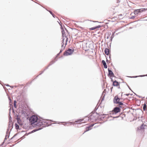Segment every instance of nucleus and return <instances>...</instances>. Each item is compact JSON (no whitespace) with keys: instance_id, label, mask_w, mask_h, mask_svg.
<instances>
[{"instance_id":"1","label":"nucleus","mask_w":147,"mask_h":147,"mask_svg":"<svg viewBox=\"0 0 147 147\" xmlns=\"http://www.w3.org/2000/svg\"><path fill=\"white\" fill-rule=\"evenodd\" d=\"M29 121L32 125H35L38 126L43 125V127L49 126L54 124H50L53 122L51 120H46L42 118H38L35 115H32L30 118Z\"/></svg>"},{"instance_id":"2","label":"nucleus","mask_w":147,"mask_h":147,"mask_svg":"<svg viewBox=\"0 0 147 147\" xmlns=\"http://www.w3.org/2000/svg\"><path fill=\"white\" fill-rule=\"evenodd\" d=\"M94 112H94H92V114L88 118V120H90V121L92 122L98 120V113L96 112V113H95Z\"/></svg>"},{"instance_id":"3","label":"nucleus","mask_w":147,"mask_h":147,"mask_svg":"<svg viewBox=\"0 0 147 147\" xmlns=\"http://www.w3.org/2000/svg\"><path fill=\"white\" fill-rule=\"evenodd\" d=\"M83 120H84L83 119H78V121H75V123H79L77 125V126L76 125H77V124L76 123H74L73 122H66L64 124V125H66L67 124H68L67 125L68 126L69 125H70L73 124V125H75L76 127H79V126H80V125L81 124L84 123H80V122L82 121Z\"/></svg>"},{"instance_id":"4","label":"nucleus","mask_w":147,"mask_h":147,"mask_svg":"<svg viewBox=\"0 0 147 147\" xmlns=\"http://www.w3.org/2000/svg\"><path fill=\"white\" fill-rule=\"evenodd\" d=\"M109 118V116L107 115L99 114L98 113V121H103L104 119L107 120Z\"/></svg>"},{"instance_id":"5","label":"nucleus","mask_w":147,"mask_h":147,"mask_svg":"<svg viewBox=\"0 0 147 147\" xmlns=\"http://www.w3.org/2000/svg\"><path fill=\"white\" fill-rule=\"evenodd\" d=\"M74 52V50L69 48L63 53V55L64 56H68L71 55Z\"/></svg>"},{"instance_id":"6","label":"nucleus","mask_w":147,"mask_h":147,"mask_svg":"<svg viewBox=\"0 0 147 147\" xmlns=\"http://www.w3.org/2000/svg\"><path fill=\"white\" fill-rule=\"evenodd\" d=\"M40 127H39L35 129L32 131H31V132H29L28 134H27L26 133V134L23 137H24L25 136H27L28 134H30L31 133H33L34 132H35L37 131H38L39 130H41L43 129L44 127H43V125H42L41 126H40Z\"/></svg>"},{"instance_id":"7","label":"nucleus","mask_w":147,"mask_h":147,"mask_svg":"<svg viewBox=\"0 0 147 147\" xmlns=\"http://www.w3.org/2000/svg\"><path fill=\"white\" fill-rule=\"evenodd\" d=\"M108 76L110 77H115V75L113 71L109 68L108 69Z\"/></svg>"},{"instance_id":"8","label":"nucleus","mask_w":147,"mask_h":147,"mask_svg":"<svg viewBox=\"0 0 147 147\" xmlns=\"http://www.w3.org/2000/svg\"><path fill=\"white\" fill-rule=\"evenodd\" d=\"M13 123L12 122V121H11L10 119H9V123L8 125V127L7 129V131H9V128H11V129L13 127Z\"/></svg>"},{"instance_id":"9","label":"nucleus","mask_w":147,"mask_h":147,"mask_svg":"<svg viewBox=\"0 0 147 147\" xmlns=\"http://www.w3.org/2000/svg\"><path fill=\"white\" fill-rule=\"evenodd\" d=\"M120 99L117 96H115L113 100V102L114 103L117 104V103L119 102Z\"/></svg>"},{"instance_id":"10","label":"nucleus","mask_w":147,"mask_h":147,"mask_svg":"<svg viewBox=\"0 0 147 147\" xmlns=\"http://www.w3.org/2000/svg\"><path fill=\"white\" fill-rule=\"evenodd\" d=\"M120 111V109L119 107H115L113 110V111L114 113L116 114Z\"/></svg>"},{"instance_id":"11","label":"nucleus","mask_w":147,"mask_h":147,"mask_svg":"<svg viewBox=\"0 0 147 147\" xmlns=\"http://www.w3.org/2000/svg\"><path fill=\"white\" fill-rule=\"evenodd\" d=\"M60 26H61V29L62 30L61 32L62 34V36L63 37H64L65 36V37L66 38V35L65 34V31L64 30L63 28L62 27V25L60 24Z\"/></svg>"},{"instance_id":"12","label":"nucleus","mask_w":147,"mask_h":147,"mask_svg":"<svg viewBox=\"0 0 147 147\" xmlns=\"http://www.w3.org/2000/svg\"><path fill=\"white\" fill-rule=\"evenodd\" d=\"M6 133V135L5 136L4 141L5 140H6L7 139V138L9 137L10 133V131H7Z\"/></svg>"},{"instance_id":"13","label":"nucleus","mask_w":147,"mask_h":147,"mask_svg":"<svg viewBox=\"0 0 147 147\" xmlns=\"http://www.w3.org/2000/svg\"><path fill=\"white\" fill-rule=\"evenodd\" d=\"M113 85L114 86H119V83L115 80L113 82Z\"/></svg>"},{"instance_id":"14","label":"nucleus","mask_w":147,"mask_h":147,"mask_svg":"<svg viewBox=\"0 0 147 147\" xmlns=\"http://www.w3.org/2000/svg\"><path fill=\"white\" fill-rule=\"evenodd\" d=\"M146 126V125H144V124L143 123L141 125L139 128H138V129H139L140 130L144 129H145L144 127Z\"/></svg>"},{"instance_id":"15","label":"nucleus","mask_w":147,"mask_h":147,"mask_svg":"<svg viewBox=\"0 0 147 147\" xmlns=\"http://www.w3.org/2000/svg\"><path fill=\"white\" fill-rule=\"evenodd\" d=\"M140 11L139 9H135L134 10V14L135 15L138 16V14L140 13Z\"/></svg>"},{"instance_id":"16","label":"nucleus","mask_w":147,"mask_h":147,"mask_svg":"<svg viewBox=\"0 0 147 147\" xmlns=\"http://www.w3.org/2000/svg\"><path fill=\"white\" fill-rule=\"evenodd\" d=\"M105 53L107 55H109V51L108 49L106 48L104 51Z\"/></svg>"},{"instance_id":"17","label":"nucleus","mask_w":147,"mask_h":147,"mask_svg":"<svg viewBox=\"0 0 147 147\" xmlns=\"http://www.w3.org/2000/svg\"><path fill=\"white\" fill-rule=\"evenodd\" d=\"M102 62L103 65H104V68L105 69L107 68V66L105 61L102 60Z\"/></svg>"},{"instance_id":"18","label":"nucleus","mask_w":147,"mask_h":147,"mask_svg":"<svg viewBox=\"0 0 147 147\" xmlns=\"http://www.w3.org/2000/svg\"><path fill=\"white\" fill-rule=\"evenodd\" d=\"M57 61V60H56L55 61H54L53 60H52V61H51L50 63H49V65L47 66V67H46V69H47L48 68V67L50 65H52L54 63H55L56 61Z\"/></svg>"},{"instance_id":"19","label":"nucleus","mask_w":147,"mask_h":147,"mask_svg":"<svg viewBox=\"0 0 147 147\" xmlns=\"http://www.w3.org/2000/svg\"><path fill=\"white\" fill-rule=\"evenodd\" d=\"M101 27V26L100 25H98V26H96L95 27H93L92 28H90V30H95L97 28H100Z\"/></svg>"},{"instance_id":"20","label":"nucleus","mask_w":147,"mask_h":147,"mask_svg":"<svg viewBox=\"0 0 147 147\" xmlns=\"http://www.w3.org/2000/svg\"><path fill=\"white\" fill-rule=\"evenodd\" d=\"M147 76V74L146 75H140V76H130V77H129L131 78H137V77H144V76Z\"/></svg>"},{"instance_id":"21","label":"nucleus","mask_w":147,"mask_h":147,"mask_svg":"<svg viewBox=\"0 0 147 147\" xmlns=\"http://www.w3.org/2000/svg\"><path fill=\"white\" fill-rule=\"evenodd\" d=\"M140 11V13H142L144 11H145L147 10V8H142V9H139Z\"/></svg>"},{"instance_id":"22","label":"nucleus","mask_w":147,"mask_h":147,"mask_svg":"<svg viewBox=\"0 0 147 147\" xmlns=\"http://www.w3.org/2000/svg\"><path fill=\"white\" fill-rule=\"evenodd\" d=\"M17 121H18V123L20 125H22V124H21V123H20L19 122V121H21V119H20V118L18 117V116L17 115Z\"/></svg>"},{"instance_id":"23","label":"nucleus","mask_w":147,"mask_h":147,"mask_svg":"<svg viewBox=\"0 0 147 147\" xmlns=\"http://www.w3.org/2000/svg\"><path fill=\"white\" fill-rule=\"evenodd\" d=\"M86 130L84 131V132H85L86 131H88L90 130L91 129V127H89V126L88 127H86Z\"/></svg>"},{"instance_id":"24","label":"nucleus","mask_w":147,"mask_h":147,"mask_svg":"<svg viewBox=\"0 0 147 147\" xmlns=\"http://www.w3.org/2000/svg\"><path fill=\"white\" fill-rule=\"evenodd\" d=\"M15 128L16 129H19V126L16 123L15 124Z\"/></svg>"},{"instance_id":"25","label":"nucleus","mask_w":147,"mask_h":147,"mask_svg":"<svg viewBox=\"0 0 147 147\" xmlns=\"http://www.w3.org/2000/svg\"><path fill=\"white\" fill-rule=\"evenodd\" d=\"M143 109L144 111H145L146 110V103H144L143 104Z\"/></svg>"},{"instance_id":"26","label":"nucleus","mask_w":147,"mask_h":147,"mask_svg":"<svg viewBox=\"0 0 147 147\" xmlns=\"http://www.w3.org/2000/svg\"><path fill=\"white\" fill-rule=\"evenodd\" d=\"M48 11L50 12V14L54 18H55L56 17L52 13V12L51 11Z\"/></svg>"},{"instance_id":"27","label":"nucleus","mask_w":147,"mask_h":147,"mask_svg":"<svg viewBox=\"0 0 147 147\" xmlns=\"http://www.w3.org/2000/svg\"><path fill=\"white\" fill-rule=\"evenodd\" d=\"M46 68H45V69L43 71H41V73L38 75L36 78H35L36 79L37 78L38 76L39 75H41V74H42L43 72H44L46 70Z\"/></svg>"},{"instance_id":"28","label":"nucleus","mask_w":147,"mask_h":147,"mask_svg":"<svg viewBox=\"0 0 147 147\" xmlns=\"http://www.w3.org/2000/svg\"><path fill=\"white\" fill-rule=\"evenodd\" d=\"M117 104H119V107H121L120 106L121 105H124L123 104L122 102L120 101L119 102L117 103Z\"/></svg>"},{"instance_id":"29","label":"nucleus","mask_w":147,"mask_h":147,"mask_svg":"<svg viewBox=\"0 0 147 147\" xmlns=\"http://www.w3.org/2000/svg\"><path fill=\"white\" fill-rule=\"evenodd\" d=\"M16 103V100H15L14 101V102H13V105H14V107L15 108H16V107H17Z\"/></svg>"},{"instance_id":"30","label":"nucleus","mask_w":147,"mask_h":147,"mask_svg":"<svg viewBox=\"0 0 147 147\" xmlns=\"http://www.w3.org/2000/svg\"><path fill=\"white\" fill-rule=\"evenodd\" d=\"M115 33V32H112V35H111V38H113L114 37V35Z\"/></svg>"},{"instance_id":"31","label":"nucleus","mask_w":147,"mask_h":147,"mask_svg":"<svg viewBox=\"0 0 147 147\" xmlns=\"http://www.w3.org/2000/svg\"><path fill=\"white\" fill-rule=\"evenodd\" d=\"M65 46L63 48H62L60 51V53H61L62 51H63V50L65 49Z\"/></svg>"},{"instance_id":"32","label":"nucleus","mask_w":147,"mask_h":147,"mask_svg":"<svg viewBox=\"0 0 147 147\" xmlns=\"http://www.w3.org/2000/svg\"><path fill=\"white\" fill-rule=\"evenodd\" d=\"M111 33H109V34H108V36H107V39H108V38H109L110 36V35H111Z\"/></svg>"},{"instance_id":"33","label":"nucleus","mask_w":147,"mask_h":147,"mask_svg":"<svg viewBox=\"0 0 147 147\" xmlns=\"http://www.w3.org/2000/svg\"><path fill=\"white\" fill-rule=\"evenodd\" d=\"M8 98H9V104H10V103H11V99L9 97H8Z\"/></svg>"},{"instance_id":"34","label":"nucleus","mask_w":147,"mask_h":147,"mask_svg":"<svg viewBox=\"0 0 147 147\" xmlns=\"http://www.w3.org/2000/svg\"><path fill=\"white\" fill-rule=\"evenodd\" d=\"M135 17H136L134 16H132L130 18L131 19H133Z\"/></svg>"},{"instance_id":"35","label":"nucleus","mask_w":147,"mask_h":147,"mask_svg":"<svg viewBox=\"0 0 147 147\" xmlns=\"http://www.w3.org/2000/svg\"><path fill=\"white\" fill-rule=\"evenodd\" d=\"M94 125V124H91L90 125H89V127H93Z\"/></svg>"},{"instance_id":"36","label":"nucleus","mask_w":147,"mask_h":147,"mask_svg":"<svg viewBox=\"0 0 147 147\" xmlns=\"http://www.w3.org/2000/svg\"><path fill=\"white\" fill-rule=\"evenodd\" d=\"M117 3H119L120 2V0H116Z\"/></svg>"},{"instance_id":"37","label":"nucleus","mask_w":147,"mask_h":147,"mask_svg":"<svg viewBox=\"0 0 147 147\" xmlns=\"http://www.w3.org/2000/svg\"><path fill=\"white\" fill-rule=\"evenodd\" d=\"M106 62L107 63H110V62L107 59V58L106 59Z\"/></svg>"},{"instance_id":"38","label":"nucleus","mask_w":147,"mask_h":147,"mask_svg":"<svg viewBox=\"0 0 147 147\" xmlns=\"http://www.w3.org/2000/svg\"><path fill=\"white\" fill-rule=\"evenodd\" d=\"M127 86H128V87L129 89L130 90H131L132 92H133V91L131 90V88H130V87H129V86L127 84Z\"/></svg>"},{"instance_id":"39","label":"nucleus","mask_w":147,"mask_h":147,"mask_svg":"<svg viewBox=\"0 0 147 147\" xmlns=\"http://www.w3.org/2000/svg\"><path fill=\"white\" fill-rule=\"evenodd\" d=\"M67 40H68V38H67L65 40V42H66V43H65V45L67 44Z\"/></svg>"},{"instance_id":"40","label":"nucleus","mask_w":147,"mask_h":147,"mask_svg":"<svg viewBox=\"0 0 147 147\" xmlns=\"http://www.w3.org/2000/svg\"><path fill=\"white\" fill-rule=\"evenodd\" d=\"M64 43H63V44L62 43V45H61V48H63L64 47H65V46H64Z\"/></svg>"},{"instance_id":"41","label":"nucleus","mask_w":147,"mask_h":147,"mask_svg":"<svg viewBox=\"0 0 147 147\" xmlns=\"http://www.w3.org/2000/svg\"><path fill=\"white\" fill-rule=\"evenodd\" d=\"M17 134H15L12 138H11V140H12V139H13L16 135Z\"/></svg>"},{"instance_id":"42","label":"nucleus","mask_w":147,"mask_h":147,"mask_svg":"<svg viewBox=\"0 0 147 147\" xmlns=\"http://www.w3.org/2000/svg\"><path fill=\"white\" fill-rule=\"evenodd\" d=\"M64 40H65V39H64V38H63V39H62V43H63V44L64 43H63V42H64Z\"/></svg>"},{"instance_id":"43","label":"nucleus","mask_w":147,"mask_h":147,"mask_svg":"<svg viewBox=\"0 0 147 147\" xmlns=\"http://www.w3.org/2000/svg\"><path fill=\"white\" fill-rule=\"evenodd\" d=\"M130 94L129 93V94H124V95H125L127 96H128Z\"/></svg>"},{"instance_id":"44","label":"nucleus","mask_w":147,"mask_h":147,"mask_svg":"<svg viewBox=\"0 0 147 147\" xmlns=\"http://www.w3.org/2000/svg\"><path fill=\"white\" fill-rule=\"evenodd\" d=\"M14 87H16V86H10V87H11L12 88H13Z\"/></svg>"},{"instance_id":"45","label":"nucleus","mask_w":147,"mask_h":147,"mask_svg":"<svg viewBox=\"0 0 147 147\" xmlns=\"http://www.w3.org/2000/svg\"><path fill=\"white\" fill-rule=\"evenodd\" d=\"M60 52H59V53L57 54V56H56V58L59 55H60Z\"/></svg>"},{"instance_id":"46","label":"nucleus","mask_w":147,"mask_h":147,"mask_svg":"<svg viewBox=\"0 0 147 147\" xmlns=\"http://www.w3.org/2000/svg\"><path fill=\"white\" fill-rule=\"evenodd\" d=\"M110 78L111 79V81L113 82L114 81H113L112 78L111 77H110Z\"/></svg>"},{"instance_id":"47","label":"nucleus","mask_w":147,"mask_h":147,"mask_svg":"<svg viewBox=\"0 0 147 147\" xmlns=\"http://www.w3.org/2000/svg\"><path fill=\"white\" fill-rule=\"evenodd\" d=\"M6 86H9L10 87V86L8 84H5V85Z\"/></svg>"},{"instance_id":"48","label":"nucleus","mask_w":147,"mask_h":147,"mask_svg":"<svg viewBox=\"0 0 147 147\" xmlns=\"http://www.w3.org/2000/svg\"><path fill=\"white\" fill-rule=\"evenodd\" d=\"M119 116H116V117H113V118H117L118 117H119Z\"/></svg>"},{"instance_id":"49","label":"nucleus","mask_w":147,"mask_h":147,"mask_svg":"<svg viewBox=\"0 0 147 147\" xmlns=\"http://www.w3.org/2000/svg\"><path fill=\"white\" fill-rule=\"evenodd\" d=\"M109 58L110 60L111 59V55H110L109 56Z\"/></svg>"},{"instance_id":"50","label":"nucleus","mask_w":147,"mask_h":147,"mask_svg":"<svg viewBox=\"0 0 147 147\" xmlns=\"http://www.w3.org/2000/svg\"><path fill=\"white\" fill-rule=\"evenodd\" d=\"M136 95L137 96H138V97H140V98L141 97H140V96H139V95Z\"/></svg>"},{"instance_id":"51","label":"nucleus","mask_w":147,"mask_h":147,"mask_svg":"<svg viewBox=\"0 0 147 147\" xmlns=\"http://www.w3.org/2000/svg\"><path fill=\"white\" fill-rule=\"evenodd\" d=\"M98 109V108H95V111H96Z\"/></svg>"},{"instance_id":"52","label":"nucleus","mask_w":147,"mask_h":147,"mask_svg":"<svg viewBox=\"0 0 147 147\" xmlns=\"http://www.w3.org/2000/svg\"><path fill=\"white\" fill-rule=\"evenodd\" d=\"M65 28V30H66V31L67 32H68V30H67V29H66V28Z\"/></svg>"},{"instance_id":"53","label":"nucleus","mask_w":147,"mask_h":147,"mask_svg":"<svg viewBox=\"0 0 147 147\" xmlns=\"http://www.w3.org/2000/svg\"><path fill=\"white\" fill-rule=\"evenodd\" d=\"M112 39H113V38H111V39H110L111 41H112Z\"/></svg>"},{"instance_id":"54","label":"nucleus","mask_w":147,"mask_h":147,"mask_svg":"<svg viewBox=\"0 0 147 147\" xmlns=\"http://www.w3.org/2000/svg\"><path fill=\"white\" fill-rule=\"evenodd\" d=\"M113 88V87L111 88V91H112V88Z\"/></svg>"},{"instance_id":"55","label":"nucleus","mask_w":147,"mask_h":147,"mask_svg":"<svg viewBox=\"0 0 147 147\" xmlns=\"http://www.w3.org/2000/svg\"><path fill=\"white\" fill-rule=\"evenodd\" d=\"M104 100V98H102V100Z\"/></svg>"},{"instance_id":"56","label":"nucleus","mask_w":147,"mask_h":147,"mask_svg":"<svg viewBox=\"0 0 147 147\" xmlns=\"http://www.w3.org/2000/svg\"><path fill=\"white\" fill-rule=\"evenodd\" d=\"M9 129H10V130H11V128H9ZM11 131V130H10V131Z\"/></svg>"},{"instance_id":"57","label":"nucleus","mask_w":147,"mask_h":147,"mask_svg":"<svg viewBox=\"0 0 147 147\" xmlns=\"http://www.w3.org/2000/svg\"><path fill=\"white\" fill-rule=\"evenodd\" d=\"M132 94H130V95H132Z\"/></svg>"},{"instance_id":"58","label":"nucleus","mask_w":147,"mask_h":147,"mask_svg":"<svg viewBox=\"0 0 147 147\" xmlns=\"http://www.w3.org/2000/svg\"><path fill=\"white\" fill-rule=\"evenodd\" d=\"M118 88H120L119 86V87H118Z\"/></svg>"},{"instance_id":"59","label":"nucleus","mask_w":147,"mask_h":147,"mask_svg":"<svg viewBox=\"0 0 147 147\" xmlns=\"http://www.w3.org/2000/svg\"><path fill=\"white\" fill-rule=\"evenodd\" d=\"M36 79L35 78L34 79H34Z\"/></svg>"},{"instance_id":"60","label":"nucleus","mask_w":147,"mask_h":147,"mask_svg":"<svg viewBox=\"0 0 147 147\" xmlns=\"http://www.w3.org/2000/svg\"><path fill=\"white\" fill-rule=\"evenodd\" d=\"M9 110H11V108H10V109H9Z\"/></svg>"}]
</instances>
